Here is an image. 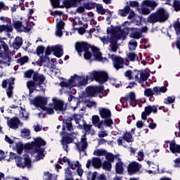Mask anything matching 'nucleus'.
Returning <instances> with one entry per match:
<instances>
[{
    "label": "nucleus",
    "instance_id": "22",
    "mask_svg": "<svg viewBox=\"0 0 180 180\" xmlns=\"http://www.w3.org/2000/svg\"><path fill=\"white\" fill-rule=\"evenodd\" d=\"M72 136V134H69L68 136L65 137L63 136L60 143L63 146V150H65V151L66 153H68V144L72 143V141H74V139L71 138Z\"/></svg>",
    "mask_w": 180,
    "mask_h": 180
},
{
    "label": "nucleus",
    "instance_id": "37",
    "mask_svg": "<svg viewBox=\"0 0 180 180\" xmlns=\"http://www.w3.org/2000/svg\"><path fill=\"white\" fill-rule=\"evenodd\" d=\"M14 150L17 151L18 154H22V151H23V144H22L20 142L16 143Z\"/></svg>",
    "mask_w": 180,
    "mask_h": 180
},
{
    "label": "nucleus",
    "instance_id": "29",
    "mask_svg": "<svg viewBox=\"0 0 180 180\" xmlns=\"http://www.w3.org/2000/svg\"><path fill=\"white\" fill-rule=\"evenodd\" d=\"M127 56V58L125 59V65H129V61H136V60H139V57L134 53H129Z\"/></svg>",
    "mask_w": 180,
    "mask_h": 180
},
{
    "label": "nucleus",
    "instance_id": "1",
    "mask_svg": "<svg viewBox=\"0 0 180 180\" xmlns=\"http://www.w3.org/2000/svg\"><path fill=\"white\" fill-rule=\"evenodd\" d=\"M89 80L105 84L108 81V73L94 70L86 76L74 75L67 82H61L60 85V86H84L88 84Z\"/></svg>",
    "mask_w": 180,
    "mask_h": 180
},
{
    "label": "nucleus",
    "instance_id": "61",
    "mask_svg": "<svg viewBox=\"0 0 180 180\" xmlns=\"http://www.w3.org/2000/svg\"><path fill=\"white\" fill-rule=\"evenodd\" d=\"M33 129L34 131L37 132V131H41V129H43V127L40 124H37L36 125H34Z\"/></svg>",
    "mask_w": 180,
    "mask_h": 180
},
{
    "label": "nucleus",
    "instance_id": "43",
    "mask_svg": "<svg viewBox=\"0 0 180 180\" xmlns=\"http://www.w3.org/2000/svg\"><path fill=\"white\" fill-rule=\"evenodd\" d=\"M44 176L47 180H57V175L51 174L50 172H46Z\"/></svg>",
    "mask_w": 180,
    "mask_h": 180
},
{
    "label": "nucleus",
    "instance_id": "17",
    "mask_svg": "<svg viewBox=\"0 0 180 180\" xmlns=\"http://www.w3.org/2000/svg\"><path fill=\"white\" fill-rule=\"evenodd\" d=\"M127 169L129 175H134V174H137L141 169V164L132 161L129 164Z\"/></svg>",
    "mask_w": 180,
    "mask_h": 180
},
{
    "label": "nucleus",
    "instance_id": "58",
    "mask_svg": "<svg viewBox=\"0 0 180 180\" xmlns=\"http://www.w3.org/2000/svg\"><path fill=\"white\" fill-rule=\"evenodd\" d=\"M63 5L64 6H65V8H71V6H74V5H72V3L71 2L70 0L63 1Z\"/></svg>",
    "mask_w": 180,
    "mask_h": 180
},
{
    "label": "nucleus",
    "instance_id": "36",
    "mask_svg": "<svg viewBox=\"0 0 180 180\" xmlns=\"http://www.w3.org/2000/svg\"><path fill=\"white\" fill-rule=\"evenodd\" d=\"M112 162H108V161H104L102 167L103 169H105V171H110L112 169Z\"/></svg>",
    "mask_w": 180,
    "mask_h": 180
},
{
    "label": "nucleus",
    "instance_id": "9",
    "mask_svg": "<svg viewBox=\"0 0 180 180\" xmlns=\"http://www.w3.org/2000/svg\"><path fill=\"white\" fill-rule=\"evenodd\" d=\"M33 81L27 82V86L30 90V94H33L34 92V89L37 88V86H40V85H43L44 82L46 81V77L44 75L40 74H34L33 76Z\"/></svg>",
    "mask_w": 180,
    "mask_h": 180
},
{
    "label": "nucleus",
    "instance_id": "20",
    "mask_svg": "<svg viewBox=\"0 0 180 180\" xmlns=\"http://www.w3.org/2000/svg\"><path fill=\"white\" fill-rule=\"evenodd\" d=\"M148 77H150V73H148V72L137 71L135 75V79L137 82L141 84V82L147 81Z\"/></svg>",
    "mask_w": 180,
    "mask_h": 180
},
{
    "label": "nucleus",
    "instance_id": "34",
    "mask_svg": "<svg viewBox=\"0 0 180 180\" xmlns=\"http://www.w3.org/2000/svg\"><path fill=\"white\" fill-rule=\"evenodd\" d=\"M147 164L149 166V168L151 169L150 172H155V171H158V165L154 164L153 162L147 161Z\"/></svg>",
    "mask_w": 180,
    "mask_h": 180
},
{
    "label": "nucleus",
    "instance_id": "64",
    "mask_svg": "<svg viewBox=\"0 0 180 180\" xmlns=\"http://www.w3.org/2000/svg\"><path fill=\"white\" fill-rule=\"evenodd\" d=\"M97 179L98 180H106L108 179L106 178V175L103 174H99L98 176H97Z\"/></svg>",
    "mask_w": 180,
    "mask_h": 180
},
{
    "label": "nucleus",
    "instance_id": "11",
    "mask_svg": "<svg viewBox=\"0 0 180 180\" xmlns=\"http://www.w3.org/2000/svg\"><path fill=\"white\" fill-rule=\"evenodd\" d=\"M98 112L101 115V117H102V119H104L105 126H107L108 127H110V126L113 124V121L110 118V116L112 115L110 110H109V109L108 108H99Z\"/></svg>",
    "mask_w": 180,
    "mask_h": 180
},
{
    "label": "nucleus",
    "instance_id": "47",
    "mask_svg": "<svg viewBox=\"0 0 180 180\" xmlns=\"http://www.w3.org/2000/svg\"><path fill=\"white\" fill-rule=\"evenodd\" d=\"M137 49V41L131 40L129 42V50H136Z\"/></svg>",
    "mask_w": 180,
    "mask_h": 180
},
{
    "label": "nucleus",
    "instance_id": "60",
    "mask_svg": "<svg viewBox=\"0 0 180 180\" xmlns=\"http://www.w3.org/2000/svg\"><path fill=\"white\" fill-rule=\"evenodd\" d=\"M38 56H41L44 53V48L43 46H38L37 49Z\"/></svg>",
    "mask_w": 180,
    "mask_h": 180
},
{
    "label": "nucleus",
    "instance_id": "52",
    "mask_svg": "<svg viewBox=\"0 0 180 180\" xmlns=\"http://www.w3.org/2000/svg\"><path fill=\"white\" fill-rule=\"evenodd\" d=\"M122 103V108H129V105H130L131 102L127 98H123L121 101Z\"/></svg>",
    "mask_w": 180,
    "mask_h": 180
},
{
    "label": "nucleus",
    "instance_id": "24",
    "mask_svg": "<svg viewBox=\"0 0 180 180\" xmlns=\"http://www.w3.org/2000/svg\"><path fill=\"white\" fill-rule=\"evenodd\" d=\"M76 145L79 152L84 151L86 147H88V142H86V134H84L81 138V141Z\"/></svg>",
    "mask_w": 180,
    "mask_h": 180
},
{
    "label": "nucleus",
    "instance_id": "53",
    "mask_svg": "<svg viewBox=\"0 0 180 180\" xmlns=\"http://www.w3.org/2000/svg\"><path fill=\"white\" fill-rule=\"evenodd\" d=\"M4 32L7 33H11L13 30V27L11 25H4Z\"/></svg>",
    "mask_w": 180,
    "mask_h": 180
},
{
    "label": "nucleus",
    "instance_id": "19",
    "mask_svg": "<svg viewBox=\"0 0 180 180\" xmlns=\"http://www.w3.org/2000/svg\"><path fill=\"white\" fill-rule=\"evenodd\" d=\"M151 112L153 113H157V107L155 105H148L145 107V110L141 114L142 120H146L147 117L151 115Z\"/></svg>",
    "mask_w": 180,
    "mask_h": 180
},
{
    "label": "nucleus",
    "instance_id": "23",
    "mask_svg": "<svg viewBox=\"0 0 180 180\" xmlns=\"http://www.w3.org/2000/svg\"><path fill=\"white\" fill-rule=\"evenodd\" d=\"M129 30L131 31L129 34V37L131 39H141L143 37L142 31L140 28H136V27H131L129 28Z\"/></svg>",
    "mask_w": 180,
    "mask_h": 180
},
{
    "label": "nucleus",
    "instance_id": "49",
    "mask_svg": "<svg viewBox=\"0 0 180 180\" xmlns=\"http://www.w3.org/2000/svg\"><path fill=\"white\" fill-rule=\"evenodd\" d=\"M141 12L143 13V15H148L149 13H151V10L150 8H146V6H143L142 4L141 8Z\"/></svg>",
    "mask_w": 180,
    "mask_h": 180
},
{
    "label": "nucleus",
    "instance_id": "28",
    "mask_svg": "<svg viewBox=\"0 0 180 180\" xmlns=\"http://www.w3.org/2000/svg\"><path fill=\"white\" fill-rule=\"evenodd\" d=\"M141 5L143 6H148V8H151L154 10V8L158 6V3L153 0H143Z\"/></svg>",
    "mask_w": 180,
    "mask_h": 180
},
{
    "label": "nucleus",
    "instance_id": "10",
    "mask_svg": "<svg viewBox=\"0 0 180 180\" xmlns=\"http://www.w3.org/2000/svg\"><path fill=\"white\" fill-rule=\"evenodd\" d=\"M82 116L79 114H75L73 116V118L68 117L67 120H63V131L61 132V136L64 134V131L65 130H68V131H72L74 130V127H72V123L71 122L72 120H75L76 124H79L81 122Z\"/></svg>",
    "mask_w": 180,
    "mask_h": 180
},
{
    "label": "nucleus",
    "instance_id": "12",
    "mask_svg": "<svg viewBox=\"0 0 180 180\" xmlns=\"http://www.w3.org/2000/svg\"><path fill=\"white\" fill-rule=\"evenodd\" d=\"M15 164L18 168H31L32 162L30 161V158H29V155H25L24 158L18 156L15 158Z\"/></svg>",
    "mask_w": 180,
    "mask_h": 180
},
{
    "label": "nucleus",
    "instance_id": "4",
    "mask_svg": "<svg viewBox=\"0 0 180 180\" xmlns=\"http://www.w3.org/2000/svg\"><path fill=\"white\" fill-rule=\"evenodd\" d=\"M129 32H123L122 31H116L115 27H110L107 29V36L100 37V40L103 44H108V43H115L116 40H124L126 36Z\"/></svg>",
    "mask_w": 180,
    "mask_h": 180
},
{
    "label": "nucleus",
    "instance_id": "30",
    "mask_svg": "<svg viewBox=\"0 0 180 180\" xmlns=\"http://www.w3.org/2000/svg\"><path fill=\"white\" fill-rule=\"evenodd\" d=\"M91 120L93 124H94L96 127H98V129H101L102 127V123L99 120V116L94 115L91 118Z\"/></svg>",
    "mask_w": 180,
    "mask_h": 180
},
{
    "label": "nucleus",
    "instance_id": "6",
    "mask_svg": "<svg viewBox=\"0 0 180 180\" xmlns=\"http://www.w3.org/2000/svg\"><path fill=\"white\" fill-rule=\"evenodd\" d=\"M41 146H46V141L41 138H36L34 139V148L31 151L32 155L36 158V161H40L44 158V148H41Z\"/></svg>",
    "mask_w": 180,
    "mask_h": 180
},
{
    "label": "nucleus",
    "instance_id": "51",
    "mask_svg": "<svg viewBox=\"0 0 180 180\" xmlns=\"http://www.w3.org/2000/svg\"><path fill=\"white\" fill-rule=\"evenodd\" d=\"M60 164H65V165H70V159H68L67 157H63L62 158L59 159Z\"/></svg>",
    "mask_w": 180,
    "mask_h": 180
},
{
    "label": "nucleus",
    "instance_id": "54",
    "mask_svg": "<svg viewBox=\"0 0 180 180\" xmlns=\"http://www.w3.org/2000/svg\"><path fill=\"white\" fill-rule=\"evenodd\" d=\"M136 158L138 161H143V160H144V153H143V150L138 152Z\"/></svg>",
    "mask_w": 180,
    "mask_h": 180
},
{
    "label": "nucleus",
    "instance_id": "56",
    "mask_svg": "<svg viewBox=\"0 0 180 180\" xmlns=\"http://www.w3.org/2000/svg\"><path fill=\"white\" fill-rule=\"evenodd\" d=\"M110 83L115 86H116V88H119V86L122 85V83H120V81L113 79L110 80Z\"/></svg>",
    "mask_w": 180,
    "mask_h": 180
},
{
    "label": "nucleus",
    "instance_id": "63",
    "mask_svg": "<svg viewBox=\"0 0 180 180\" xmlns=\"http://www.w3.org/2000/svg\"><path fill=\"white\" fill-rule=\"evenodd\" d=\"M129 6L131 8H136V6H139V2L134 1H129Z\"/></svg>",
    "mask_w": 180,
    "mask_h": 180
},
{
    "label": "nucleus",
    "instance_id": "50",
    "mask_svg": "<svg viewBox=\"0 0 180 180\" xmlns=\"http://www.w3.org/2000/svg\"><path fill=\"white\" fill-rule=\"evenodd\" d=\"M27 61H29V58H27V56H24L22 58H19L17 60V63L18 64H20V65H23V64H25V63H27Z\"/></svg>",
    "mask_w": 180,
    "mask_h": 180
},
{
    "label": "nucleus",
    "instance_id": "13",
    "mask_svg": "<svg viewBox=\"0 0 180 180\" xmlns=\"http://www.w3.org/2000/svg\"><path fill=\"white\" fill-rule=\"evenodd\" d=\"M167 91V86H155L152 89H146L144 90L145 96H153L154 95H161V94H165V91Z\"/></svg>",
    "mask_w": 180,
    "mask_h": 180
},
{
    "label": "nucleus",
    "instance_id": "55",
    "mask_svg": "<svg viewBox=\"0 0 180 180\" xmlns=\"http://www.w3.org/2000/svg\"><path fill=\"white\" fill-rule=\"evenodd\" d=\"M84 9H88L89 11L94 8V4L91 2H86L83 4Z\"/></svg>",
    "mask_w": 180,
    "mask_h": 180
},
{
    "label": "nucleus",
    "instance_id": "27",
    "mask_svg": "<svg viewBox=\"0 0 180 180\" xmlns=\"http://www.w3.org/2000/svg\"><path fill=\"white\" fill-rule=\"evenodd\" d=\"M8 50H9V47L0 38V57H4V56H5Z\"/></svg>",
    "mask_w": 180,
    "mask_h": 180
},
{
    "label": "nucleus",
    "instance_id": "39",
    "mask_svg": "<svg viewBox=\"0 0 180 180\" xmlns=\"http://www.w3.org/2000/svg\"><path fill=\"white\" fill-rule=\"evenodd\" d=\"M21 136L24 137V139H30V129H23L21 131Z\"/></svg>",
    "mask_w": 180,
    "mask_h": 180
},
{
    "label": "nucleus",
    "instance_id": "57",
    "mask_svg": "<svg viewBox=\"0 0 180 180\" xmlns=\"http://www.w3.org/2000/svg\"><path fill=\"white\" fill-rule=\"evenodd\" d=\"M128 101H134L136 99V94L134 93L131 92L126 98Z\"/></svg>",
    "mask_w": 180,
    "mask_h": 180
},
{
    "label": "nucleus",
    "instance_id": "14",
    "mask_svg": "<svg viewBox=\"0 0 180 180\" xmlns=\"http://www.w3.org/2000/svg\"><path fill=\"white\" fill-rule=\"evenodd\" d=\"M108 57L112 60V64L115 70H120V68H123V67H124L126 60H124L122 57L110 55V53H108Z\"/></svg>",
    "mask_w": 180,
    "mask_h": 180
},
{
    "label": "nucleus",
    "instance_id": "3",
    "mask_svg": "<svg viewBox=\"0 0 180 180\" xmlns=\"http://www.w3.org/2000/svg\"><path fill=\"white\" fill-rule=\"evenodd\" d=\"M75 49L79 54L83 52L84 53V57L85 60H91V58H93V60H96V61L108 63V58H102V53H101V51H99L98 48H89L88 44L85 42L76 43Z\"/></svg>",
    "mask_w": 180,
    "mask_h": 180
},
{
    "label": "nucleus",
    "instance_id": "59",
    "mask_svg": "<svg viewBox=\"0 0 180 180\" xmlns=\"http://www.w3.org/2000/svg\"><path fill=\"white\" fill-rule=\"evenodd\" d=\"M106 136H108V131L104 130V131H101L98 132V137L100 139H102V138L106 137Z\"/></svg>",
    "mask_w": 180,
    "mask_h": 180
},
{
    "label": "nucleus",
    "instance_id": "44",
    "mask_svg": "<svg viewBox=\"0 0 180 180\" xmlns=\"http://www.w3.org/2000/svg\"><path fill=\"white\" fill-rule=\"evenodd\" d=\"M137 74V72H131V71L128 70L124 73V75L127 78H128V79H131L133 78V77H134V78H136V75Z\"/></svg>",
    "mask_w": 180,
    "mask_h": 180
},
{
    "label": "nucleus",
    "instance_id": "5",
    "mask_svg": "<svg viewBox=\"0 0 180 180\" xmlns=\"http://www.w3.org/2000/svg\"><path fill=\"white\" fill-rule=\"evenodd\" d=\"M168 18H169V14L168 12H167V10L160 8L155 13H151L148 17L147 20L149 23H157V22H159V23H162L166 22V20H168Z\"/></svg>",
    "mask_w": 180,
    "mask_h": 180
},
{
    "label": "nucleus",
    "instance_id": "32",
    "mask_svg": "<svg viewBox=\"0 0 180 180\" xmlns=\"http://www.w3.org/2000/svg\"><path fill=\"white\" fill-rule=\"evenodd\" d=\"M118 13L120 16H127L130 13V7L129 6H125L123 9L118 11Z\"/></svg>",
    "mask_w": 180,
    "mask_h": 180
},
{
    "label": "nucleus",
    "instance_id": "15",
    "mask_svg": "<svg viewBox=\"0 0 180 180\" xmlns=\"http://www.w3.org/2000/svg\"><path fill=\"white\" fill-rule=\"evenodd\" d=\"M29 22L25 21V22H20V21H15L14 22V27L18 32H30V29H32V27L29 25Z\"/></svg>",
    "mask_w": 180,
    "mask_h": 180
},
{
    "label": "nucleus",
    "instance_id": "42",
    "mask_svg": "<svg viewBox=\"0 0 180 180\" xmlns=\"http://www.w3.org/2000/svg\"><path fill=\"white\" fill-rule=\"evenodd\" d=\"M96 11L98 12V13H100V15H105V13H106V10L103 8L102 4H97Z\"/></svg>",
    "mask_w": 180,
    "mask_h": 180
},
{
    "label": "nucleus",
    "instance_id": "8",
    "mask_svg": "<svg viewBox=\"0 0 180 180\" xmlns=\"http://www.w3.org/2000/svg\"><path fill=\"white\" fill-rule=\"evenodd\" d=\"M51 53H53L58 58L63 57V46L60 45L48 46L46 50V56H40V61L41 63H50V58L47 56H50Z\"/></svg>",
    "mask_w": 180,
    "mask_h": 180
},
{
    "label": "nucleus",
    "instance_id": "7",
    "mask_svg": "<svg viewBox=\"0 0 180 180\" xmlns=\"http://www.w3.org/2000/svg\"><path fill=\"white\" fill-rule=\"evenodd\" d=\"M71 169L73 171H77L79 176H82L84 174V169H82V166L81 164H79V162H70L68 165V167L65 169V180H74V178L72 177V172H71Z\"/></svg>",
    "mask_w": 180,
    "mask_h": 180
},
{
    "label": "nucleus",
    "instance_id": "25",
    "mask_svg": "<svg viewBox=\"0 0 180 180\" xmlns=\"http://www.w3.org/2000/svg\"><path fill=\"white\" fill-rule=\"evenodd\" d=\"M8 51L6 52V53L4 55V57H1L3 60H0V68H3L4 67L2 65H4L5 67H9L11 65V62L12 61V58L9 56H6Z\"/></svg>",
    "mask_w": 180,
    "mask_h": 180
},
{
    "label": "nucleus",
    "instance_id": "41",
    "mask_svg": "<svg viewBox=\"0 0 180 180\" xmlns=\"http://www.w3.org/2000/svg\"><path fill=\"white\" fill-rule=\"evenodd\" d=\"M116 40L115 42H111L112 45H110L108 48V51H110V53H116L117 51V45L116 44Z\"/></svg>",
    "mask_w": 180,
    "mask_h": 180
},
{
    "label": "nucleus",
    "instance_id": "18",
    "mask_svg": "<svg viewBox=\"0 0 180 180\" xmlns=\"http://www.w3.org/2000/svg\"><path fill=\"white\" fill-rule=\"evenodd\" d=\"M103 91V89L101 86H89L86 89V94L87 96H96L98 94H101V92Z\"/></svg>",
    "mask_w": 180,
    "mask_h": 180
},
{
    "label": "nucleus",
    "instance_id": "31",
    "mask_svg": "<svg viewBox=\"0 0 180 180\" xmlns=\"http://www.w3.org/2000/svg\"><path fill=\"white\" fill-rule=\"evenodd\" d=\"M23 41H22V38L20 37H17L13 44V46L15 50H18L20 48V46H22Z\"/></svg>",
    "mask_w": 180,
    "mask_h": 180
},
{
    "label": "nucleus",
    "instance_id": "45",
    "mask_svg": "<svg viewBox=\"0 0 180 180\" xmlns=\"http://www.w3.org/2000/svg\"><path fill=\"white\" fill-rule=\"evenodd\" d=\"M173 8L176 12H179V11H180V1L179 0H174Z\"/></svg>",
    "mask_w": 180,
    "mask_h": 180
},
{
    "label": "nucleus",
    "instance_id": "26",
    "mask_svg": "<svg viewBox=\"0 0 180 180\" xmlns=\"http://www.w3.org/2000/svg\"><path fill=\"white\" fill-rule=\"evenodd\" d=\"M65 25V24L63 21L57 22L56 34L58 37H61V36H63V30H64Z\"/></svg>",
    "mask_w": 180,
    "mask_h": 180
},
{
    "label": "nucleus",
    "instance_id": "46",
    "mask_svg": "<svg viewBox=\"0 0 180 180\" xmlns=\"http://www.w3.org/2000/svg\"><path fill=\"white\" fill-rule=\"evenodd\" d=\"M104 155L107 161H108L109 162H113V161H115V156L113 155V154L108 153L107 152H105V155Z\"/></svg>",
    "mask_w": 180,
    "mask_h": 180
},
{
    "label": "nucleus",
    "instance_id": "62",
    "mask_svg": "<svg viewBox=\"0 0 180 180\" xmlns=\"http://www.w3.org/2000/svg\"><path fill=\"white\" fill-rule=\"evenodd\" d=\"M88 108H96V102L95 101H89L87 103Z\"/></svg>",
    "mask_w": 180,
    "mask_h": 180
},
{
    "label": "nucleus",
    "instance_id": "38",
    "mask_svg": "<svg viewBox=\"0 0 180 180\" xmlns=\"http://www.w3.org/2000/svg\"><path fill=\"white\" fill-rule=\"evenodd\" d=\"M123 139L125 140V141H127V143H132V141H134L133 136L130 132L125 133L123 135Z\"/></svg>",
    "mask_w": 180,
    "mask_h": 180
},
{
    "label": "nucleus",
    "instance_id": "16",
    "mask_svg": "<svg viewBox=\"0 0 180 180\" xmlns=\"http://www.w3.org/2000/svg\"><path fill=\"white\" fill-rule=\"evenodd\" d=\"M15 84V79L13 78H11L10 79L4 80L2 82V86L4 88H6V85L8 86L6 89V94L8 98H12V94L13 93V85Z\"/></svg>",
    "mask_w": 180,
    "mask_h": 180
},
{
    "label": "nucleus",
    "instance_id": "48",
    "mask_svg": "<svg viewBox=\"0 0 180 180\" xmlns=\"http://www.w3.org/2000/svg\"><path fill=\"white\" fill-rule=\"evenodd\" d=\"M174 102H175V96H169L164 101V103H166V105L174 103Z\"/></svg>",
    "mask_w": 180,
    "mask_h": 180
},
{
    "label": "nucleus",
    "instance_id": "33",
    "mask_svg": "<svg viewBox=\"0 0 180 180\" xmlns=\"http://www.w3.org/2000/svg\"><path fill=\"white\" fill-rule=\"evenodd\" d=\"M91 162L94 168L99 169L101 167H102V161L98 158H94Z\"/></svg>",
    "mask_w": 180,
    "mask_h": 180
},
{
    "label": "nucleus",
    "instance_id": "21",
    "mask_svg": "<svg viewBox=\"0 0 180 180\" xmlns=\"http://www.w3.org/2000/svg\"><path fill=\"white\" fill-rule=\"evenodd\" d=\"M7 124L10 129L16 130L19 129V126H23V123L20 122L18 117H13L7 120Z\"/></svg>",
    "mask_w": 180,
    "mask_h": 180
},
{
    "label": "nucleus",
    "instance_id": "35",
    "mask_svg": "<svg viewBox=\"0 0 180 180\" xmlns=\"http://www.w3.org/2000/svg\"><path fill=\"white\" fill-rule=\"evenodd\" d=\"M115 169L117 174H123V162L122 161L116 163Z\"/></svg>",
    "mask_w": 180,
    "mask_h": 180
},
{
    "label": "nucleus",
    "instance_id": "2",
    "mask_svg": "<svg viewBox=\"0 0 180 180\" xmlns=\"http://www.w3.org/2000/svg\"><path fill=\"white\" fill-rule=\"evenodd\" d=\"M52 101L53 103L49 105V108H46L47 98L37 96L34 99L30 101V103L37 108H40L41 110H46L48 115H53L54 110L58 113H63L64 112V102L55 97L52 98Z\"/></svg>",
    "mask_w": 180,
    "mask_h": 180
},
{
    "label": "nucleus",
    "instance_id": "40",
    "mask_svg": "<svg viewBox=\"0 0 180 180\" xmlns=\"http://www.w3.org/2000/svg\"><path fill=\"white\" fill-rule=\"evenodd\" d=\"M94 155H96L97 157H102L106 155V150L103 149H97L94 150Z\"/></svg>",
    "mask_w": 180,
    "mask_h": 180
}]
</instances>
